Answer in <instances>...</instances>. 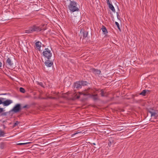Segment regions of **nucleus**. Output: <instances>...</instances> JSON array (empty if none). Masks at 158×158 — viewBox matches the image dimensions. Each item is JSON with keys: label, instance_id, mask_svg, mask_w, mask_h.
Here are the masks:
<instances>
[{"label": "nucleus", "instance_id": "nucleus-2", "mask_svg": "<svg viewBox=\"0 0 158 158\" xmlns=\"http://www.w3.org/2000/svg\"><path fill=\"white\" fill-rule=\"evenodd\" d=\"M45 29H42L40 27L34 25L30 27L28 29L25 31V33H31L35 31L39 32L42 30H45Z\"/></svg>", "mask_w": 158, "mask_h": 158}, {"label": "nucleus", "instance_id": "nucleus-24", "mask_svg": "<svg viewBox=\"0 0 158 158\" xmlns=\"http://www.w3.org/2000/svg\"><path fill=\"white\" fill-rule=\"evenodd\" d=\"M30 143H18L17 144V145H24L25 144H27Z\"/></svg>", "mask_w": 158, "mask_h": 158}, {"label": "nucleus", "instance_id": "nucleus-1", "mask_svg": "<svg viewBox=\"0 0 158 158\" xmlns=\"http://www.w3.org/2000/svg\"><path fill=\"white\" fill-rule=\"evenodd\" d=\"M69 1V3L68 6V7L69 10L73 12L78 11L79 10L77 2L74 1L70 0Z\"/></svg>", "mask_w": 158, "mask_h": 158}, {"label": "nucleus", "instance_id": "nucleus-22", "mask_svg": "<svg viewBox=\"0 0 158 158\" xmlns=\"http://www.w3.org/2000/svg\"><path fill=\"white\" fill-rule=\"evenodd\" d=\"M5 99V98H0V104H2L3 101Z\"/></svg>", "mask_w": 158, "mask_h": 158}, {"label": "nucleus", "instance_id": "nucleus-36", "mask_svg": "<svg viewBox=\"0 0 158 158\" xmlns=\"http://www.w3.org/2000/svg\"><path fill=\"white\" fill-rule=\"evenodd\" d=\"M53 94H56V92L53 93Z\"/></svg>", "mask_w": 158, "mask_h": 158}, {"label": "nucleus", "instance_id": "nucleus-7", "mask_svg": "<svg viewBox=\"0 0 158 158\" xmlns=\"http://www.w3.org/2000/svg\"><path fill=\"white\" fill-rule=\"evenodd\" d=\"M6 65L8 67H11L13 65V63L12 61L11 60L8 58L6 60Z\"/></svg>", "mask_w": 158, "mask_h": 158}, {"label": "nucleus", "instance_id": "nucleus-3", "mask_svg": "<svg viewBox=\"0 0 158 158\" xmlns=\"http://www.w3.org/2000/svg\"><path fill=\"white\" fill-rule=\"evenodd\" d=\"M95 90L91 88H89L88 89L85 90L83 92H79L78 94H77L75 95V98L78 99L80 97V95H83V93H86V94H93L94 93Z\"/></svg>", "mask_w": 158, "mask_h": 158}, {"label": "nucleus", "instance_id": "nucleus-15", "mask_svg": "<svg viewBox=\"0 0 158 158\" xmlns=\"http://www.w3.org/2000/svg\"><path fill=\"white\" fill-rule=\"evenodd\" d=\"M149 92V91L148 90H144L140 93L139 94L144 96L145 95L146 93L148 94Z\"/></svg>", "mask_w": 158, "mask_h": 158}, {"label": "nucleus", "instance_id": "nucleus-8", "mask_svg": "<svg viewBox=\"0 0 158 158\" xmlns=\"http://www.w3.org/2000/svg\"><path fill=\"white\" fill-rule=\"evenodd\" d=\"M12 103V101L10 100H7L3 102L2 104L4 106H7Z\"/></svg>", "mask_w": 158, "mask_h": 158}, {"label": "nucleus", "instance_id": "nucleus-35", "mask_svg": "<svg viewBox=\"0 0 158 158\" xmlns=\"http://www.w3.org/2000/svg\"><path fill=\"white\" fill-rule=\"evenodd\" d=\"M92 144L94 145H96V144H95V143H93Z\"/></svg>", "mask_w": 158, "mask_h": 158}, {"label": "nucleus", "instance_id": "nucleus-6", "mask_svg": "<svg viewBox=\"0 0 158 158\" xmlns=\"http://www.w3.org/2000/svg\"><path fill=\"white\" fill-rule=\"evenodd\" d=\"M84 96H89V97H92L93 98V99L94 100H98V95L97 94H86V93H83Z\"/></svg>", "mask_w": 158, "mask_h": 158}, {"label": "nucleus", "instance_id": "nucleus-17", "mask_svg": "<svg viewBox=\"0 0 158 158\" xmlns=\"http://www.w3.org/2000/svg\"><path fill=\"white\" fill-rule=\"evenodd\" d=\"M93 71L96 74H99L101 73V71L99 70L95 69H93Z\"/></svg>", "mask_w": 158, "mask_h": 158}, {"label": "nucleus", "instance_id": "nucleus-11", "mask_svg": "<svg viewBox=\"0 0 158 158\" xmlns=\"http://www.w3.org/2000/svg\"><path fill=\"white\" fill-rule=\"evenodd\" d=\"M149 113H150L151 114V116L154 117H156L157 116V113L155 111H152L149 110Z\"/></svg>", "mask_w": 158, "mask_h": 158}, {"label": "nucleus", "instance_id": "nucleus-28", "mask_svg": "<svg viewBox=\"0 0 158 158\" xmlns=\"http://www.w3.org/2000/svg\"><path fill=\"white\" fill-rule=\"evenodd\" d=\"M3 133H4V132L3 131H0V135H2Z\"/></svg>", "mask_w": 158, "mask_h": 158}, {"label": "nucleus", "instance_id": "nucleus-23", "mask_svg": "<svg viewBox=\"0 0 158 158\" xmlns=\"http://www.w3.org/2000/svg\"><path fill=\"white\" fill-rule=\"evenodd\" d=\"M19 123L18 121H16L14 124L13 127H15Z\"/></svg>", "mask_w": 158, "mask_h": 158}, {"label": "nucleus", "instance_id": "nucleus-16", "mask_svg": "<svg viewBox=\"0 0 158 158\" xmlns=\"http://www.w3.org/2000/svg\"><path fill=\"white\" fill-rule=\"evenodd\" d=\"M108 6L109 8H110L112 10V11H113V12H115V9L114 8V7L113 6L112 4H111Z\"/></svg>", "mask_w": 158, "mask_h": 158}, {"label": "nucleus", "instance_id": "nucleus-5", "mask_svg": "<svg viewBox=\"0 0 158 158\" xmlns=\"http://www.w3.org/2000/svg\"><path fill=\"white\" fill-rule=\"evenodd\" d=\"M21 109V106L20 104H18L16 105L11 110V111L15 113L19 112Z\"/></svg>", "mask_w": 158, "mask_h": 158}, {"label": "nucleus", "instance_id": "nucleus-30", "mask_svg": "<svg viewBox=\"0 0 158 158\" xmlns=\"http://www.w3.org/2000/svg\"><path fill=\"white\" fill-rule=\"evenodd\" d=\"M2 63L0 61V69H2L1 67H2Z\"/></svg>", "mask_w": 158, "mask_h": 158}, {"label": "nucleus", "instance_id": "nucleus-13", "mask_svg": "<svg viewBox=\"0 0 158 158\" xmlns=\"http://www.w3.org/2000/svg\"><path fill=\"white\" fill-rule=\"evenodd\" d=\"M41 43L39 41L35 43V46L37 48L40 50L41 47Z\"/></svg>", "mask_w": 158, "mask_h": 158}, {"label": "nucleus", "instance_id": "nucleus-27", "mask_svg": "<svg viewBox=\"0 0 158 158\" xmlns=\"http://www.w3.org/2000/svg\"><path fill=\"white\" fill-rule=\"evenodd\" d=\"M38 84L42 87H44L43 85V84L42 82H38Z\"/></svg>", "mask_w": 158, "mask_h": 158}, {"label": "nucleus", "instance_id": "nucleus-18", "mask_svg": "<svg viewBox=\"0 0 158 158\" xmlns=\"http://www.w3.org/2000/svg\"><path fill=\"white\" fill-rule=\"evenodd\" d=\"M102 31L104 34H106L107 33V30H106V27H105L104 26H102Z\"/></svg>", "mask_w": 158, "mask_h": 158}, {"label": "nucleus", "instance_id": "nucleus-21", "mask_svg": "<svg viewBox=\"0 0 158 158\" xmlns=\"http://www.w3.org/2000/svg\"><path fill=\"white\" fill-rule=\"evenodd\" d=\"M115 23L116 25V26H117V27L118 29H119V30L120 31H121V30L120 28V27H119V23L117 22H115Z\"/></svg>", "mask_w": 158, "mask_h": 158}, {"label": "nucleus", "instance_id": "nucleus-29", "mask_svg": "<svg viewBox=\"0 0 158 158\" xmlns=\"http://www.w3.org/2000/svg\"><path fill=\"white\" fill-rule=\"evenodd\" d=\"M3 109L2 108H0V113H1L3 112Z\"/></svg>", "mask_w": 158, "mask_h": 158}, {"label": "nucleus", "instance_id": "nucleus-9", "mask_svg": "<svg viewBox=\"0 0 158 158\" xmlns=\"http://www.w3.org/2000/svg\"><path fill=\"white\" fill-rule=\"evenodd\" d=\"M74 87V88H76L77 89L81 88V81L77 82L75 83Z\"/></svg>", "mask_w": 158, "mask_h": 158}, {"label": "nucleus", "instance_id": "nucleus-26", "mask_svg": "<svg viewBox=\"0 0 158 158\" xmlns=\"http://www.w3.org/2000/svg\"><path fill=\"white\" fill-rule=\"evenodd\" d=\"M106 1L108 5L111 4L110 2V0H106Z\"/></svg>", "mask_w": 158, "mask_h": 158}, {"label": "nucleus", "instance_id": "nucleus-20", "mask_svg": "<svg viewBox=\"0 0 158 158\" xmlns=\"http://www.w3.org/2000/svg\"><path fill=\"white\" fill-rule=\"evenodd\" d=\"M19 90L20 92L21 93H24L25 92V89L22 87H20L19 89Z\"/></svg>", "mask_w": 158, "mask_h": 158}, {"label": "nucleus", "instance_id": "nucleus-33", "mask_svg": "<svg viewBox=\"0 0 158 158\" xmlns=\"http://www.w3.org/2000/svg\"><path fill=\"white\" fill-rule=\"evenodd\" d=\"M117 17L118 18V17L119 16V15H118V13L117 12Z\"/></svg>", "mask_w": 158, "mask_h": 158}, {"label": "nucleus", "instance_id": "nucleus-19", "mask_svg": "<svg viewBox=\"0 0 158 158\" xmlns=\"http://www.w3.org/2000/svg\"><path fill=\"white\" fill-rule=\"evenodd\" d=\"M81 86H84L86 85L87 84V82L86 81H81Z\"/></svg>", "mask_w": 158, "mask_h": 158}, {"label": "nucleus", "instance_id": "nucleus-25", "mask_svg": "<svg viewBox=\"0 0 158 158\" xmlns=\"http://www.w3.org/2000/svg\"><path fill=\"white\" fill-rule=\"evenodd\" d=\"M48 98H51V99H56V98L55 97H49V96H48L47 98H44V99H48Z\"/></svg>", "mask_w": 158, "mask_h": 158}, {"label": "nucleus", "instance_id": "nucleus-31", "mask_svg": "<svg viewBox=\"0 0 158 158\" xmlns=\"http://www.w3.org/2000/svg\"><path fill=\"white\" fill-rule=\"evenodd\" d=\"M81 133V132H77V133H75V134H73L72 135H76V134H78V133Z\"/></svg>", "mask_w": 158, "mask_h": 158}, {"label": "nucleus", "instance_id": "nucleus-10", "mask_svg": "<svg viewBox=\"0 0 158 158\" xmlns=\"http://www.w3.org/2000/svg\"><path fill=\"white\" fill-rule=\"evenodd\" d=\"M49 60V59H48V60L45 62V64L47 66L50 67L52 65L53 63L52 62H50Z\"/></svg>", "mask_w": 158, "mask_h": 158}, {"label": "nucleus", "instance_id": "nucleus-34", "mask_svg": "<svg viewBox=\"0 0 158 158\" xmlns=\"http://www.w3.org/2000/svg\"><path fill=\"white\" fill-rule=\"evenodd\" d=\"M27 107V106L26 105V106H24L23 107V108H26Z\"/></svg>", "mask_w": 158, "mask_h": 158}, {"label": "nucleus", "instance_id": "nucleus-4", "mask_svg": "<svg viewBox=\"0 0 158 158\" xmlns=\"http://www.w3.org/2000/svg\"><path fill=\"white\" fill-rule=\"evenodd\" d=\"M43 56L48 59H49L52 56L51 51L48 48H46L43 53Z\"/></svg>", "mask_w": 158, "mask_h": 158}, {"label": "nucleus", "instance_id": "nucleus-14", "mask_svg": "<svg viewBox=\"0 0 158 158\" xmlns=\"http://www.w3.org/2000/svg\"><path fill=\"white\" fill-rule=\"evenodd\" d=\"M100 91L101 92V94L102 96L106 97L107 96V93L106 92H105L103 90H100Z\"/></svg>", "mask_w": 158, "mask_h": 158}, {"label": "nucleus", "instance_id": "nucleus-32", "mask_svg": "<svg viewBox=\"0 0 158 158\" xmlns=\"http://www.w3.org/2000/svg\"><path fill=\"white\" fill-rule=\"evenodd\" d=\"M111 142L110 141L109 143H108V145L109 146H110V145L111 144Z\"/></svg>", "mask_w": 158, "mask_h": 158}, {"label": "nucleus", "instance_id": "nucleus-12", "mask_svg": "<svg viewBox=\"0 0 158 158\" xmlns=\"http://www.w3.org/2000/svg\"><path fill=\"white\" fill-rule=\"evenodd\" d=\"M80 33L81 34V35H82L83 39L86 37L87 36L88 33L86 31H84L83 32H81V31L80 32Z\"/></svg>", "mask_w": 158, "mask_h": 158}]
</instances>
